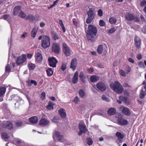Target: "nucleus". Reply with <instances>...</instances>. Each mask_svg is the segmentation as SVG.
<instances>
[{
    "label": "nucleus",
    "instance_id": "nucleus-1",
    "mask_svg": "<svg viewBox=\"0 0 146 146\" xmlns=\"http://www.w3.org/2000/svg\"><path fill=\"white\" fill-rule=\"evenodd\" d=\"M97 32V29L96 27L92 25H88V30L86 32L88 41L92 42L94 41V36L96 35Z\"/></svg>",
    "mask_w": 146,
    "mask_h": 146
},
{
    "label": "nucleus",
    "instance_id": "nucleus-2",
    "mask_svg": "<svg viewBox=\"0 0 146 146\" xmlns=\"http://www.w3.org/2000/svg\"><path fill=\"white\" fill-rule=\"evenodd\" d=\"M110 86L113 91L117 94H121L123 91V87L117 81H115L114 83H111Z\"/></svg>",
    "mask_w": 146,
    "mask_h": 146
},
{
    "label": "nucleus",
    "instance_id": "nucleus-3",
    "mask_svg": "<svg viewBox=\"0 0 146 146\" xmlns=\"http://www.w3.org/2000/svg\"><path fill=\"white\" fill-rule=\"evenodd\" d=\"M125 21L127 22V24H129L130 22L133 21L135 22H138L139 21V19L137 16L135 15L130 13H127L125 15Z\"/></svg>",
    "mask_w": 146,
    "mask_h": 146
},
{
    "label": "nucleus",
    "instance_id": "nucleus-4",
    "mask_svg": "<svg viewBox=\"0 0 146 146\" xmlns=\"http://www.w3.org/2000/svg\"><path fill=\"white\" fill-rule=\"evenodd\" d=\"M87 14L88 17L86 19V23L88 24H90L95 17L96 14L94 9L93 8H89V10L87 12Z\"/></svg>",
    "mask_w": 146,
    "mask_h": 146
},
{
    "label": "nucleus",
    "instance_id": "nucleus-5",
    "mask_svg": "<svg viewBox=\"0 0 146 146\" xmlns=\"http://www.w3.org/2000/svg\"><path fill=\"white\" fill-rule=\"evenodd\" d=\"M50 39L49 36H44L41 42L42 47L44 49L49 47L50 45Z\"/></svg>",
    "mask_w": 146,
    "mask_h": 146
},
{
    "label": "nucleus",
    "instance_id": "nucleus-6",
    "mask_svg": "<svg viewBox=\"0 0 146 146\" xmlns=\"http://www.w3.org/2000/svg\"><path fill=\"white\" fill-rule=\"evenodd\" d=\"M2 127L4 128L9 130H12L14 128L12 122L10 121L3 122L2 124Z\"/></svg>",
    "mask_w": 146,
    "mask_h": 146
},
{
    "label": "nucleus",
    "instance_id": "nucleus-7",
    "mask_svg": "<svg viewBox=\"0 0 146 146\" xmlns=\"http://www.w3.org/2000/svg\"><path fill=\"white\" fill-rule=\"evenodd\" d=\"M52 50L55 54H59L60 50V47L59 44L56 42L53 43Z\"/></svg>",
    "mask_w": 146,
    "mask_h": 146
},
{
    "label": "nucleus",
    "instance_id": "nucleus-8",
    "mask_svg": "<svg viewBox=\"0 0 146 146\" xmlns=\"http://www.w3.org/2000/svg\"><path fill=\"white\" fill-rule=\"evenodd\" d=\"M62 50L64 54L66 56H69L70 54V51L69 47L64 42L62 43Z\"/></svg>",
    "mask_w": 146,
    "mask_h": 146
},
{
    "label": "nucleus",
    "instance_id": "nucleus-9",
    "mask_svg": "<svg viewBox=\"0 0 146 146\" xmlns=\"http://www.w3.org/2000/svg\"><path fill=\"white\" fill-rule=\"evenodd\" d=\"M27 60L25 54H23L21 56L17 57L16 63L18 65H20L25 62Z\"/></svg>",
    "mask_w": 146,
    "mask_h": 146
},
{
    "label": "nucleus",
    "instance_id": "nucleus-10",
    "mask_svg": "<svg viewBox=\"0 0 146 146\" xmlns=\"http://www.w3.org/2000/svg\"><path fill=\"white\" fill-rule=\"evenodd\" d=\"M119 109L121 111L122 113L124 115L128 116L130 115V111L127 107L122 105L119 107Z\"/></svg>",
    "mask_w": 146,
    "mask_h": 146
},
{
    "label": "nucleus",
    "instance_id": "nucleus-11",
    "mask_svg": "<svg viewBox=\"0 0 146 146\" xmlns=\"http://www.w3.org/2000/svg\"><path fill=\"white\" fill-rule=\"evenodd\" d=\"M49 65L53 68L56 67V64L58 62L57 60L56 59L55 57H49L48 58Z\"/></svg>",
    "mask_w": 146,
    "mask_h": 146
},
{
    "label": "nucleus",
    "instance_id": "nucleus-12",
    "mask_svg": "<svg viewBox=\"0 0 146 146\" xmlns=\"http://www.w3.org/2000/svg\"><path fill=\"white\" fill-rule=\"evenodd\" d=\"M135 45L137 49L140 47L141 44V40L137 36H135L134 39Z\"/></svg>",
    "mask_w": 146,
    "mask_h": 146
},
{
    "label": "nucleus",
    "instance_id": "nucleus-13",
    "mask_svg": "<svg viewBox=\"0 0 146 146\" xmlns=\"http://www.w3.org/2000/svg\"><path fill=\"white\" fill-rule=\"evenodd\" d=\"M97 88L102 92L105 91L106 87L104 83L102 82H99L96 84Z\"/></svg>",
    "mask_w": 146,
    "mask_h": 146
},
{
    "label": "nucleus",
    "instance_id": "nucleus-14",
    "mask_svg": "<svg viewBox=\"0 0 146 146\" xmlns=\"http://www.w3.org/2000/svg\"><path fill=\"white\" fill-rule=\"evenodd\" d=\"M55 137L58 139L59 142H61L63 139V136L60 135V132L58 131H55L54 132L53 137Z\"/></svg>",
    "mask_w": 146,
    "mask_h": 146
},
{
    "label": "nucleus",
    "instance_id": "nucleus-15",
    "mask_svg": "<svg viewBox=\"0 0 146 146\" xmlns=\"http://www.w3.org/2000/svg\"><path fill=\"white\" fill-rule=\"evenodd\" d=\"M118 123L120 125H125L128 124V121L122 117H118L117 120Z\"/></svg>",
    "mask_w": 146,
    "mask_h": 146
},
{
    "label": "nucleus",
    "instance_id": "nucleus-16",
    "mask_svg": "<svg viewBox=\"0 0 146 146\" xmlns=\"http://www.w3.org/2000/svg\"><path fill=\"white\" fill-rule=\"evenodd\" d=\"M49 121L45 118H42L39 121V125L42 127H44L48 125Z\"/></svg>",
    "mask_w": 146,
    "mask_h": 146
},
{
    "label": "nucleus",
    "instance_id": "nucleus-17",
    "mask_svg": "<svg viewBox=\"0 0 146 146\" xmlns=\"http://www.w3.org/2000/svg\"><path fill=\"white\" fill-rule=\"evenodd\" d=\"M50 33L52 38L54 40L56 41L59 39L60 35H58L55 32L52 31L50 32Z\"/></svg>",
    "mask_w": 146,
    "mask_h": 146
},
{
    "label": "nucleus",
    "instance_id": "nucleus-18",
    "mask_svg": "<svg viewBox=\"0 0 146 146\" xmlns=\"http://www.w3.org/2000/svg\"><path fill=\"white\" fill-rule=\"evenodd\" d=\"M77 61V59L75 58H73L71 61L70 68H72L73 70H74L76 68Z\"/></svg>",
    "mask_w": 146,
    "mask_h": 146
},
{
    "label": "nucleus",
    "instance_id": "nucleus-19",
    "mask_svg": "<svg viewBox=\"0 0 146 146\" xmlns=\"http://www.w3.org/2000/svg\"><path fill=\"white\" fill-rule=\"evenodd\" d=\"M115 136L118 138V141L119 142L122 141V140L125 137L124 135L119 132H117L115 133Z\"/></svg>",
    "mask_w": 146,
    "mask_h": 146
},
{
    "label": "nucleus",
    "instance_id": "nucleus-20",
    "mask_svg": "<svg viewBox=\"0 0 146 146\" xmlns=\"http://www.w3.org/2000/svg\"><path fill=\"white\" fill-rule=\"evenodd\" d=\"M79 128L80 130L83 131L84 133H85L87 130L86 126L84 123H79Z\"/></svg>",
    "mask_w": 146,
    "mask_h": 146
},
{
    "label": "nucleus",
    "instance_id": "nucleus-21",
    "mask_svg": "<svg viewBox=\"0 0 146 146\" xmlns=\"http://www.w3.org/2000/svg\"><path fill=\"white\" fill-rule=\"evenodd\" d=\"M21 7L20 6L18 5L15 7L13 9V15L14 16L17 15L21 10Z\"/></svg>",
    "mask_w": 146,
    "mask_h": 146
},
{
    "label": "nucleus",
    "instance_id": "nucleus-22",
    "mask_svg": "<svg viewBox=\"0 0 146 146\" xmlns=\"http://www.w3.org/2000/svg\"><path fill=\"white\" fill-rule=\"evenodd\" d=\"M58 113L62 118H65L66 116V113L64 109L61 108L58 110Z\"/></svg>",
    "mask_w": 146,
    "mask_h": 146
},
{
    "label": "nucleus",
    "instance_id": "nucleus-23",
    "mask_svg": "<svg viewBox=\"0 0 146 146\" xmlns=\"http://www.w3.org/2000/svg\"><path fill=\"white\" fill-rule=\"evenodd\" d=\"M79 77L81 81L83 83H85L86 82V78L85 75L84 74V73L83 72H80L79 75Z\"/></svg>",
    "mask_w": 146,
    "mask_h": 146
},
{
    "label": "nucleus",
    "instance_id": "nucleus-24",
    "mask_svg": "<svg viewBox=\"0 0 146 146\" xmlns=\"http://www.w3.org/2000/svg\"><path fill=\"white\" fill-rule=\"evenodd\" d=\"M78 73L77 71L75 72L72 80V82L74 84L78 82Z\"/></svg>",
    "mask_w": 146,
    "mask_h": 146
},
{
    "label": "nucleus",
    "instance_id": "nucleus-25",
    "mask_svg": "<svg viewBox=\"0 0 146 146\" xmlns=\"http://www.w3.org/2000/svg\"><path fill=\"white\" fill-rule=\"evenodd\" d=\"M116 112L115 109L114 108H111L108 111V114L110 116L115 115Z\"/></svg>",
    "mask_w": 146,
    "mask_h": 146
},
{
    "label": "nucleus",
    "instance_id": "nucleus-26",
    "mask_svg": "<svg viewBox=\"0 0 146 146\" xmlns=\"http://www.w3.org/2000/svg\"><path fill=\"white\" fill-rule=\"evenodd\" d=\"M35 56L36 60L38 62H41L42 59V57L41 54L39 52L36 53Z\"/></svg>",
    "mask_w": 146,
    "mask_h": 146
},
{
    "label": "nucleus",
    "instance_id": "nucleus-27",
    "mask_svg": "<svg viewBox=\"0 0 146 146\" xmlns=\"http://www.w3.org/2000/svg\"><path fill=\"white\" fill-rule=\"evenodd\" d=\"M29 121L32 123H36L38 121V119L36 116H34L30 118Z\"/></svg>",
    "mask_w": 146,
    "mask_h": 146
},
{
    "label": "nucleus",
    "instance_id": "nucleus-28",
    "mask_svg": "<svg viewBox=\"0 0 146 146\" xmlns=\"http://www.w3.org/2000/svg\"><path fill=\"white\" fill-rule=\"evenodd\" d=\"M38 30V29L37 28L34 27L33 28L31 32V36L32 37L34 38L35 37Z\"/></svg>",
    "mask_w": 146,
    "mask_h": 146
},
{
    "label": "nucleus",
    "instance_id": "nucleus-29",
    "mask_svg": "<svg viewBox=\"0 0 146 146\" xmlns=\"http://www.w3.org/2000/svg\"><path fill=\"white\" fill-rule=\"evenodd\" d=\"M90 79L92 82H94L99 80V77L96 75H93L90 77Z\"/></svg>",
    "mask_w": 146,
    "mask_h": 146
},
{
    "label": "nucleus",
    "instance_id": "nucleus-30",
    "mask_svg": "<svg viewBox=\"0 0 146 146\" xmlns=\"http://www.w3.org/2000/svg\"><path fill=\"white\" fill-rule=\"evenodd\" d=\"M25 19L26 20H28L30 22H33L34 21L35 19V17L33 15L29 14Z\"/></svg>",
    "mask_w": 146,
    "mask_h": 146
},
{
    "label": "nucleus",
    "instance_id": "nucleus-31",
    "mask_svg": "<svg viewBox=\"0 0 146 146\" xmlns=\"http://www.w3.org/2000/svg\"><path fill=\"white\" fill-rule=\"evenodd\" d=\"M6 89L5 87H0V97L3 96L6 91Z\"/></svg>",
    "mask_w": 146,
    "mask_h": 146
},
{
    "label": "nucleus",
    "instance_id": "nucleus-32",
    "mask_svg": "<svg viewBox=\"0 0 146 146\" xmlns=\"http://www.w3.org/2000/svg\"><path fill=\"white\" fill-rule=\"evenodd\" d=\"M103 46L102 44L99 45L98 47L97 51L99 54H101L103 50Z\"/></svg>",
    "mask_w": 146,
    "mask_h": 146
},
{
    "label": "nucleus",
    "instance_id": "nucleus-33",
    "mask_svg": "<svg viewBox=\"0 0 146 146\" xmlns=\"http://www.w3.org/2000/svg\"><path fill=\"white\" fill-rule=\"evenodd\" d=\"M28 67L29 70H33L35 68L36 65L35 64L30 63L28 64Z\"/></svg>",
    "mask_w": 146,
    "mask_h": 146
},
{
    "label": "nucleus",
    "instance_id": "nucleus-34",
    "mask_svg": "<svg viewBox=\"0 0 146 146\" xmlns=\"http://www.w3.org/2000/svg\"><path fill=\"white\" fill-rule=\"evenodd\" d=\"M54 106L53 104L50 102H49L48 105L46 106V108L48 110H52L54 109Z\"/></svg>",
    "mask_w": 146,
    "mask_h": 146
},
{
    "label": "nucleus",
    "instance_id": "nucleus-35",
    "mask_svg": "<svg viewBox=\"0 0 146 146\" xmlns=\"http://www.w3.org/2000/svg\"><path fill=\"white\" fill-rule=\"evenodd\" d=\"M46 72L47 76H51L53 73V72L52 70V69L51 68H49L46 70Z\"/></svg>",
    "mask_w": 146,
    "mask_h": 146
},
{
    "label": "nucleus",
    "instance_id": "nucleus-36",
    "mask_svg": "<svg viewBox=\"0 0 146 146\" xmlns=\"http://www.w3.org/2000/svg\"><path fill=\"white\" fill-rule=\"evenodd\" d=\"M59 23L62 28L63 32L65 33L66 31V29L62 20L60 19L59 20Z\"/></svg>",
    "mask_w": 146,
    "mask_h": 146
},
{
    "label": "nucleus",
    "instance_id": "nucleus-37",
    "mask_svg": "<svg viewBox=\"0 0 146 146\" xmlns=\"http://www.w3.org/2000/svg\"><path fill=\"white\" fill-rule=\"evenodd\" d=\"M119 98L121 100L124 101L125 103L127 104L129 102L128 99L125 97L120 96Z\"/></svg>",
    "mask_w": 146,
    "mask_h": 146
},
{
    "label": "nucleus",
    "instance_id": "nucleus-38",
    "mask_svg": "<svg viewBox=\"0 0 146 146\" xmlns=\"http://www.w3.org/2000/svg\"><path fill=\"white\" fill-rule=\"evenodd\" d=\"M78 93L80 96L81 98H83L85 96V92L82 89L79 90L78 92Z\"/></svg>",
    "mask_w": 146,
    "mask_h": 146
},
{
    "label": "nucleus",
    "instance_id": "nucleus-39",
    "mask_svg": "<svg viewBox=\"0 0 146 146\" xmlns=\"http://www.w3.org/2000/svg\"><path fill=\"white\" fill-rule=\"evenodd\" d=\"M1 136L4 139V140L5 141H7V139L9 137V136L8 135L7 133H6L5 132H3L1 133Z\"/></svg>",
    "mask_w": 146,
    "mask_h": 146
},
{
    "label": "nucleus",
    "instance_id": "nucleus-40",
    "mask_svg": "<svg viewBox=\"0 0 146 146\" xmlns=\"http://www.w3.org/2000/svg\"><path fill=\"white\" fill-rule=\"evenodd\" d=\"M117 20L113 17H111L109 19V22L112 24H114L116 23Z\"/></svg>",
    "mask_w": 146,
    "mask_h": 146
},
{
    "label": "nucleus",
    "instance_id": "nucleus-41",
    "mask_svg": "<svg viewBox=\"0 0 146 146\" xmlns=\"http://www.w3.org/2000/svg\"><path fill=\"white\" fill-rule=\"evenodd\" d=\"M146 95V93L145 91L142 90L141 91V92L140 93L139 97L141 99H143L144 98Z\"/></svg>",
    "mask_w": 146,
    "mask_h": 146
},
{
    "label": "nucleus",
    "instance_id": "nucleus-42",
    "mask_svg": "<svg viewBox=\"0 0 146 146\" xmlns=\"http://www.w3.org/2000/svg\"><path fill=\"white\" fill-rule=\"evenodd\" d=\"M19 16L21 18L24 19L25 18L26 15L23 11H21L20 12Z\"/></svg>",
    "mask_w": 146,
    "mask_h": 146
},
{
    "label": "nucleus",
    "instance_id": "nucleus-43",
    "mask_svg": "<svg viewBox=\"0 0 146 146\" xmlns=\"http://www.w3.org/2000/svg\"><path fill=\"white\" fill-rule=\"evenodd\" d=\"M93 143V141L91 138L89 137L87 138V143L89 146H90L92 145Z\"/></svg>",
    "mask_w": 146,
    "mask_h": 146
},
{
    "label": "nucleus",
    "instance_id": "nucleus-44",
    "mask_svg": "<svg viewBox=\"0 0 146 146\" xmlns=\"http://www.w3.org/2000/svg\"><path fill=\"white\" fill-rule=\"evenodd\" d=\"M22 123V122L21 121L19 120L15 123V125L16 126L19 127L21 126Z\"/></svg>",
    "mask_w": 146,
    "mask_h": 146
},
{
    "label": "nucleus",
    "instance_id": "nucleus-45",
    "mask_svg": "<svg viewBox=\"0 0 146 146\" xmlns=\"http://www.w3.org/2000/svg\"><path fill=\"white\" fill-rule=\"evenodd\" d=\"M119 72L120 74L123 76H126V73L122 69L120 70Z\"/></svg>",
    "mask_w": 146,
    "mask_h": 146
},
{
    "label": "nucleus",
    "instance_id": "nucleus-46",
    "mask_svg": "<svg viewBox=\"0 0 146 146\" xmlns=\"http://www.w3.org/2000/svg\"><path fill=\"white\" fill-rule=\"evenodd\" d=\"M102 99L104 100H105L106 102H109L110 101L109 98L106 96L105 95H103L102 96Z\"/></svg>",
    "mask_w": 146,
    "mask_h": 146
},
{
    "label": "nucleus",
    "instance_id": "nucleus-47",
    "mask_svg": "<svg viewBox=\"0 0 146 146\" xmlns=\"http://www.w3.org/2000/svg\"><path fill=\"white\" fill-rule=\"evenodd\" d=\"M11 71L10 67L9 64H7L5 68V72H8L9 73Z\"/></svg>",
    "mask_w": 146,
    "mask_h": 146
},
{
    "label": "nucleus",
    "instance_id": "nucleus-48",
    "mask_svg": "<svg viewBox=\"0 0 146 146\" xmlns=\"http://www.w3.org/2000/svg\"><path fill=\"white\" fill-rule=\"evenodd\" d=\"M99 25L101 27H103L105 26V23L102 20H101L99 21Z\"/></svg>",
    "mask_w": 146,
    "mask_h": 146
},
{
    "label": "nucleus",
    "instance_id": "nucleus-49",
    "mask_svg": "<svg viewBox=\"0 0 146 146\" xmlns=\"http://www.w3.org/2000/svg\"><path fill=\"white\" fill-rule=\"evenodd\" d=\"M103 12L101 9H99L98 11V15L101 17L103 15Z\"/></svg>",
    "mask_w": 146,
    "mask_h": 146
},
{
    "label": "nucleus",
    "instance_id": "nucleus-50",
    "mask_svg": "<svg viewBox=\"0 0 146 146\" xmlns=\"http://www.w3.org/2000/svg\"><path fill=\"white\" fill-rule=\"evenodd\" d=\"M66 64L62 63L61 66V69L62 70L64 71L66 68Z\"/></svg>",
    "mask_w": 146,
    "mask_h": 146
},
{
    "label": "nucleus",
    "instance_id": "nucleus-51",
    "mask_svg": "<svg viewBox=\"0 0 146 146\" xmlns=\"http://www.w3.org/2000/svg\"><path fill=\"white\" fill-rule=\"evenodd\" d=\"M2 18L4 20H7L9 17L10 15H9L5 14L4 15L2 16Z\"/></svg>",
    "mask_w": 146,
    "mask_h": 146
},
{
    "label": "nucleus",
    "instance_id": "nucleus-52",
    "mask_svg": "<svg viewBox=\"0 0 146 146\" xmlns=\"http://www.w3.org/2000/svg\"><path fill=\"white\" fill-rule=\"evenodd\" d=\"M79 100V99L77 96L75 97L73 100V102L75 104H76L78 103V101Z\"/></svg>",
    "mask_w": 146,
    "mask_h": 146
},
{
    "label": "nucleus",
    "instance_id": "nucleus-53",
    "mask_svg": "<svg viewBox=\"0 0 146 146\" xmlns=\"http://www.w3.org/2000/svg\"><path fill=\"white\" fill-rule=\"evenodd\" d=\"M115 31V30L114 27L111 28L109 30V33H112Z\"/></svg>",
    "mask_w": 146,
    "mask_h": 146
},
{
    "label": "nucleus",
    "instance_id": "nucleus-54",
    "mask_svg": "<svg viewBox=\"0 0 146 146\" xmlns=\"http://www.w3.org/2000/svg\"><path fill=\"white\" fill-rule=\"evenodd\" d=\"M146 5V1L143 0L140 3V5L141 7H143Z\"/></svg>",
    "mask_w": 146,
    "mask_h": 146
},
{
    "label": "nucleus",
    "instance_id": "nucleus-55",
    "mask_svg": "<svg viewBox=\"0 0 146 146\" xmlns=\"http://www.w3.org/2000/svg\"><path fill=\"white\" fill-rule=\"evenodd\" d=\"M138 66L139 68H142L144 66L143 62L142 61H140L138 63Z\"/></svg>",
    "mask_w": 146,
    "mask_h": 146
},
{
    "label": "nucleus",
    "instance_id": "nucleus-56",
    "mask_svg": "<svg viewBox=\"0 0 146 146\" xmlns=\"http://www.w3.org/2000/svg\"><path fill=\"white\" fill-rule=\"evenodd\" d=\"M72 22L76 26H77L78 25V23L76 21V19H72Z\"/></svg>",
    "mask_w": 146,
    "mask_h": 146
},
{
    "label": "nucleus",
    "instance_id": "nucleus-57",
    "mask_svg": "<svg viewBox=\"0 0 146 146\" xmlns=\"http://www.w3.org/2000/svg\"><path fill=\"white\" fill-rule=\"evenodd\" d=\"M136 57L138 59L141 60L142 59V56L141 54H137Z\"/></svg>",
    "mask_w": 146,
    "mask_h": 146
},
{
    "label": "nucleus",
    "instance_id": "nucleus-58",
    "mask_svg": "<svg viewBox=\"0 0 146 146\" xmlns=\"http://www.w3.org/2000/svg\"><path fill=\"white\" fill-rule=\"evenodd\" d=\"M127 60L129 62L132 63H134L135 62L134 60L130 58H128L127 59Z\"/></svg>",
    "mask_w": 146,
    "mask_h": 146
},
{
    "label": "nucleus",
    "instance_id": "nucleus-59",
    "mask_svg": "<svg viewBox=\"0 0 146 146\" xmlns=\"http://www.w3.org/2000/svg\"><path fill=\"white\" fill-rule=\"evenodd\" d=\"M31 82L32 84H33L35 86H36L37 84V83L35 80H31Z\"/></svg>",
    "mask_w": 146,
    "mask_h": 146
},
{
    "label": "nucleus",
    "instance_id": "nucleus-60",
    "mask_svg": "<svg viewBox=\"0 0 146 146\" xmlns=\"http://www.w3.org/2000/svg\"><path fill=\"white\" fill-rule=\"evenodd\" d=\"M123 86L124 87H129H129H131V86L129 85L128 84H127V83H124L123 84Z\"/></svg>",
    "mask_w": 146,
    "mask_h": 146
},
{
    "label": "nucleus",
    "instance_id": "nucleus-61",
    "mask_svg": "<svg viewBox=\"0 0 146 146\" xmlns=\"http://www.w3.org/2000/svg\"><path fill=\"white\" fill-rule=\"evenodd\" d=\"M27 33L26 32H25L21 36V37L22 38H25L26 37V36L27 35Z\"/></svg>",
    "mask_w": 146,
    "mask_h": 146
},
{
    "label": "nucleus",
    "instance_id": "nucleus-62",
    "mask_svg": "<svg viewBox=\"0 0 146 146\" xmlns=\"http://www.w3.org/2000/svg\"><path fill=\"white\" fill-rule=\"evenodd\" d=\"M58 0H56L55 1H54V3H53V4H52V5H50V7H52L53 6H55V5H56V3L58 2Z\"/></svg>",
    "mask_w": 146,
    "mask_h": 146
},
{
    "label": "nucleus",
    "instance_id": "nucleus-63",
    "mask_svg": "<svg viewBox=\"0 0 146 146\" xmlns=\"http://www.w3.org/2000/svg\"><path fill=\"white\" fill-rule=\"evenodd\" d=\"M45 25V24L43 22H41L40 24V26L41 27H43Z\"/></svg>",
    "mask_w": 146,
    "mask_h": 146
},
{
    "label": "nucleus",
    "instance_id": "nucleus-64",
    "mask_svg": "<svg viewBox=\"0 0 146 146\" xmlns=\"http://www.w3.org/2000/svg\"><path fill=\"white\" fill-rule=\"evenodd\" d=\"M142 31L144 33L146 34V26H145L143 27Z\"/></svg>",
    "mask_w": 146,
    "mask_h": 146
}]
</instances>
